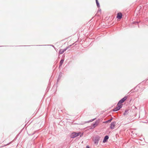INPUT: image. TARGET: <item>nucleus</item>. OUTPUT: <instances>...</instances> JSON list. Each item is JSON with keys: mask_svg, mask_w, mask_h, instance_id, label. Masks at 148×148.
I'll return each instance as SVG.
<instances>
[{"mask_svg": "<svg viewBox=\"0 0 148 148\" xmlns=\"http://www.w3.org/2000/svg\"><path fill=\"white\" fill-rule=\"evenodd\" d=\"M80 134V132L78 133L73 132L71 134V138H73L78 136Z\"/></svg>", "mask_w": 148, "mask_h": 148, "instance_id": "nucleus-1", "label": "nucleus"}, {"mask_svg": "<svg viewBox=\"0 0 148 148\" xmlns=\"http://www.w3.org/2000/svg\"><path fill=\"white\" fill-rule=\"evenodd\" d=\"M127 98V97H125L123 98H122L121 100H120L119 102H118V104H121V106H122V103L125 101L126 100Z\"/></svg>", "mask_w": 148, "mask_h": 148, "instance_id": "nucleus-2", "label": "nucleus"}, {"mask_svg": "<svg viewBox=\"0 0 148 148\" xmlns=\"http://www.w3.org/2000/svg\"><path fill=\"white\" fill-rule=\"evenodd\" d=\"M117 105L118 106L113 109V111H116L119 110L122 107V106H121V104L119 105L118 103Z\"/></svg>", "mask_w": 148, "mask_h": 148, "instance_id": "nucleus-3", "label": "nucleus"}, {"mask_svg": "<svg viewBox=\"0 0 148 148\" xmlns=\"http://www.w3.org/2000/svg\"><path fill=\"white\" fill-rule=\"evenodd\" d=\"M99 123V121H96L93 124V125L92 126V128H94L95 127L97 126Z\"/></svg>", "mask_w": 148, "mask_h": 148, "instance_id": "nucleus-4", "label": "nucleus"}, {"mask_svg": "<svg viewBox=\"0 0 148 148\" xmlns=\"http://www.w3.org/2000/svg\"><path fill=\"white\" fill-rule=\"evenodd\" d=\"M122 16V15L121 13L119 12L117 14V17L119 19H120L121 18Z\"/></svg>", "mask_w": 148, "mask_h": 148, "instance_id": "nucleus-5", "label": "nucleus"}, {"mask_svg": "<svg viewBox=\"0 0 148 148\" xmlns=\"http://www.w3.org/2000/svg\"><path fill=\"white\" fill-rule=\"evenodd\" d=\"M115 122H113L111 123L110 125V128L111 129H112L114 128L115 126Z\"/></svg>", "mask_w": 148, "mask_h": 148, "instance_id": "nucleus-6", "label": "nucleus"}, {"mask_svg": "<svg viewBox=\"0 0 148 148\" xmlns=\"http://www.w3.org/2000/svg\"><path fill=\"white\" fill-rule=\"evenodd\" d=\"M108 138L109 137L108 136H106L103 140V142L105 143V142H106V140L108 139Z\"/></svg>", "mask_w": 148, "mask_h": 148, "instance_id": "nucleus-7", "label": "nucleus"}, {"mask_svg": "<svg viewBox=\"0 0 148 148\" xmlns=\"http://www.w3.org/2000/svg\"><path fill=\"white\" fill-rule=\"evenodd\" d=\"M66 49H60L59 51V53L60 54L63 53L64 51L66 50Z\"/></svg>", "mask_w": 148, "mask_h": 148, "instance_id": "nucleus-8", "label": "nucleus"}, {"mask_svg": "<svg viewBox=\"0 0 148 148\" xmlns=\"http://www.w3.org/2000/svg\"><path fill=\"white\" fill-rule=\"evenodd\" d=\"M64 60L63 59H62L61 60L60 62V65L59 66H61L62 64H63V62H64Z\"/></svg>", "mask_w": 148, "mask_h": 148, "instance_id": "nucleus-9", "label": "nucleus"}, {"mask_svg": "<svg viewBox=\"0 0 148 148\" xmlns=\"http://www.w3.org/2000/svg\"><path fill=\"white\" fill-rule=\"evenodd\" d=\"M97 3V6L98 7H99V4L98 3V2H97V3Z\"/></svg>", "mask_w": 148, "mask_h": 148, "instance_id": "nucleus-10", "label": "nucleus"}, {"mask_svg": "<svg viewBox=\"0 0 148 148\" xmlns=\"http://www.w3.org/2000/svg\"><path fill=\"white\" fill-rule=\"evenodd\" d=\"M108 121H106L104 122L103 123H108Z\"/></svg>", "mask_w": 148, "mask_h": 148, "instance_id": "nucleus-11", "label": "nucleus"}, {"mask_svg": "<svg viewBox=\"0 0 148 148\" xmlns=\"http://www.w3.org/2000/svg\"><path fill=\"white\" fill-rule=\"evenodd\" d=\"M98 142V140H97V141H95V143H97Z\"/></svg>", "mask_w": 148, "mask_h": 148, "instance_id": "nucleus-12", "label": "nucleus"}, {"mask_svg": "<svg viewBox=\"0 0 148 148\" xmlns=\"http://www.w3.org/2000/svg\"><path fill=\"white\" fill-rule=\"evenodd\" d=\"M112 119H110L108 120V122H110L111 121H112Z\"/></svg>", "mask_w": 148, "mask_h": 148, "instance_id": "nucleus-13", "label": "nucleus"}, {"mask_svg": "<svg viewBox=\"0 0 148 148\" xmlns=\"http://www.w3.org/2000/svg\"><path fill=\"white\" fill-rule=\"evenodd\" d=\"M86 148H90L89 146H87L86 147Z\"/></svg>", "mask_w": 148, "mask_h": 148, "instance_id": "nucleus-14", "label": "nucleus"}, {"mask_svg": "<svg viewBox=\"0 0 148 148\" xmlns=\"http://www.w3.org/2000/svg\"><path fill=\"white\" fill-rule=\"evenodd\" d=\"M96 3H97V2H98V0H96Z\"/></svg>", "mask_w": 148, "mask_h": 148, "instance_id": "nucleus-15", "label": "nucleus"}, {"mask_svg": "<svg viewBox=\"0 0 148 148\" xmlns=\"http://www.w3.org/2000/svg\"><path fill=\"white\" fill-rule=\"evenodd\" d=\"M95 119H93L92 121H92Z\"/></svg>", "mask_w": 148, "mask_h": 148, "instance_id": "nucleus-16", "label": "nucleus"}, {"mask_svg": "<svg viewBox=\"0 0 148 148\" xmlns=\"http://www.w3.org/2000/svg\"><path fill=\"white\" fill-rule=\"evenodd\" d=\"M82 135H82H80V136L81 137Z\"/></svg>", "mask_w": 148, "mask_h": 148, "instance_id": "nucleus-17", "label": "nucleus"}, {"mask_svg": "<svg viewBox=\"0 0 148 148\" xmlns=\"http://www.w3.org/2000/svg\"><path fill=\"white\" fill-rule=\"evenodd\" d=\"M71 46V45H70L69 46Z\"/></svg>", "mask_w": 148, "mask_h": 148, "instance_id": "nucleus-18", "label": "nucleus"}]
</instances>
